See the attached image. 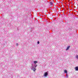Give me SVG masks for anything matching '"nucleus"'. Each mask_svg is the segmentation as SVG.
<instances>
[{
  "label": "nucleus",
  "mask_w": 78,
  "mask_h": 78,
  "mask_svg": "<svg viewBox=\"0 0 78 78\" xmlns=\"http://www.w3.org/2000/svg\"><path fill=\"white\" fill-rule=\"evenodd\" d=\"M48 75V73L47 72H46L44 74V76L46 77Z\"/></svg>",
  "instance_id": "f257e3e1"
},
{
  "label": "nucleus",
  "mask_w": 78,
  "mask_h": 78,
  "mask_svg": "<svg viewBox=\"0 0 78 78\" xmlns=\"http://www.w3.org/2000/svg\"><path fill=\"white\" fill-rule=\"evenodd\" d=\"M75 69L76 70V71H78V66H76L75 68Z\"/></svg>",
  "instance_id": "f03ea898"
},
{
  "label": "nucleus",
  "mask_w": 78,
  "mask_h": 78,
  "mask_svg": "<svg viewBox=\"0 0 78 78\" xmlns=\"http://www.w3.org/2000/svg\"><path fill=\"white\" fill-rule=\"evenodd\" d=\"M75 6H76L77 9V8L78 7V4L77 3H76L75 4Z\"/></svg>",
  "instance_id": "7ed1b4c3"
},
{
  "label": "nucleus",
  "mask_w": 78,
  "mask_h": 78,
  "mask_svg": "<svg viewBox=\"0 0 78 78\" xmlns=\"http://www.w3.org/2000/svg\"><path fill=\"white\" fill-rule=\"evenodd\" d=\"M70 47V46H68L67 48L66 49V50H68L69 49V48Z\"/></svg>",
  "instance_id": "20e7f679"
},
{
  "label": "nucleus",
  "mask_w": 78,
  "mask_h": 78,
  "mask_svg": "<svg viewBox=\"0 0 78 78\" xmlns=\"http://www.w3.org/2000/svg\"><path fill=\"white\" fill-rule=\"evenodd\" d=\"M64 73H66L67 74V70H64Z\"/></svg>",
  "instance_id": "39448f33"
},
{
  "label": "nucleus",
  "mask_w": 78,
  "mask_h": 78,
  "mask_svg": "<svg viewBox=\"0 0 78 78\" xmlns=\"http://www.w3.org/2000/svg\"><path fill=\"white\" fill-rule=\"evenodd\" d=\"M33 70L34 72H35L36 70V68H34Z\"/></svg>",
  "instance_id": "423d86ee"
},
{
  "label": "nucleus",
  "mask_w": 78,
  "mask_h": 78,
  "mask_svg": "<svg viewBox=\"0 0 78 78\" xmlns=\"http://www.w3.org/2000/svg\"><path fill=\"white\" fill-rule=\"evenodd\" d=\"M50 4V5H53V3H52V2H50L49 3Z\"/></svg>",
  "instance_id": "0eeeda50"
},
{
  "label": "nucleus",
  "mask_w": 78,
  "mask_h": 78,
  "mask_svg": "<svg viewBox=\"0 0 78 78\" xmlns=\"http://www.w3.org/2000/svg\"><path fill=\"white\" fill-rule=\"evenodd\" d=\"M34 64H36V63H37V62L36 61H34Z\"/></svg>",
  "instance_id": "6e6552de"
},
{
  "label": "nucleus",
  "mask_w": 78,
  "mask_h": 78,
  "mask_svg": "<svg viewBox=\"0 0 78 78\" xmlns=\"http://www.w3.org/2000/svg\"><path fill=\"white\" fill-rule=\"evenodd\" d=\"M76 58H78V55L76 56Z\"/></svg>",
  "instance_id": "1a4fd4ad"
},
{
  "label": "nucleus",
  "mask_w": 78,
  "mask_h": 78,
  "mask_svg": "<svg viewBox=\"0 0 78 78\" xmlns=\"http://www.w3.org/2000/svg\"><path fill=\"white\" fill-rule=\"evenodd\" d=\"M16 46H18L19 44H18V43L16 44Z\"/></svg>",
  "instance_id": "9d476101"
},
{
  "label": "nucleus",
  "mask_w": 78,
  "mask_h": 78,
  "mask_svg": "<svg viewBox=\"0 0 78 78\" xmlns=\"http://www.w3.org/2000/svg\"><path fill=\"white\" fill-rule=\"evenodd\" d=\"M66 76L67 77H68V74H66Z\"/></svg>",
  "instance_id": "9b49d317"
},
{
  "label": "nucleus",
  "mask_w": 78,
  "mask_h": 78,
  "mask_svg": "<svg viewBox=\"0 0 78 78\" xmlns=\"http://www.w3.org/2000/svg\"><path fill=\"white\" fill-rule=\"evenodd\" d=\"M37 44H39V41H38V42H37Z\"/></svg>",
  "instance_id": "f8f14e48"
},
{
  "label": "nucleus",
  "mask_w": 78,
  "mask_h": 78,
  "mask_svg": "<svg viewBox=\"0 0 78 78\" xmlns=\"http://www.w3.org/2000/svg\"><path fill=\"white\" fill-rule=\"evenodd\" d=\"M35 67H36V66H35Z\"/></svg>",
  "instance_id": "ddd939ff"
}]
</instances>
